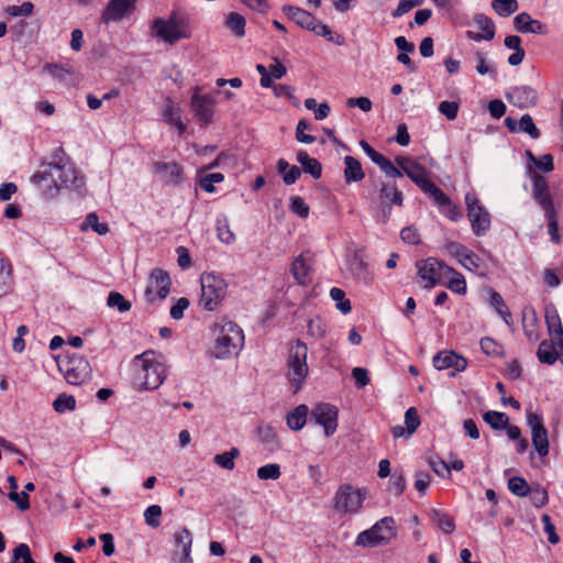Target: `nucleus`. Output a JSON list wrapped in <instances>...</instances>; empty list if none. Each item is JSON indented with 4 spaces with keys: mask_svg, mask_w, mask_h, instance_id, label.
<instances>
[{
    "mask_svg": "<svg viewBox=\"0 0 563 563\" xmlns=\"http://www.w3.org/2000/svg\"><path fill=\"white\" fill-rule=\"evenodd\" d=\"M364 496L360 489H354L351 485H342L334 496L335 510L343 514H355L362 507Z\"/></svg>",
    "mask_w": 563,
    "mask_h": 563,
    "instance_id": "nucleus-12",
    "label": "nucleus"
},
{
    "mask_svg": "<svg viewBox=\"0 0 563 563\" xmlns=\"http://www.w3.org/2000/svg\"><path fill=\"white\" fill-rule=\"evenodd\" d=\"M152 30L155 36L168 44H175L180 40L190 37V31L186 20L178 16L175 12H173L167 20L162 18L155 19Z\"/></svg>",
    "mask_w": 563,
    "mask_h": 563,
    "instance_id": "nucleus-5",
    "label": "nucleus"
},
{
    "mask_svg": "<svg viewBox=\"0 0 563 563\" xmlns=\"http://www.w3.org/2000/svg\"><path fill=\"white\" fill-rule=\"evenodd\" d=\"M190 108L196 119L203 125L212 122L214 99L211 95H199L198 90L191 97Z\"/></svg>",
    "mask_w": 563,
    "mask_h": 563,
    "instance_id": "nucleus-16",
    "label": "nucleus"
},
{
    "mask_svg": "<svg viewBox=\"0 0 563 563\" xmlns=\"http://www.w3.org/2000/svg\"><path fill=\"white\" fill-rule=\"evenodd\" d=\"M239 456L240 450L238 448H231L228 452L214 455L213 462L224 470L232 471L235 466L234 460Z\"/></svg>",
    "mask_w": 563,
    "mask_h": 563,
    "instance_id": "nucleus-41",
    "label": "nucleus"
},
{
    "mask_svg": "<svg viewBox=\"0 0 563 563\" xmlns=\"http://www.w3.org/2000/svg\"><path fill=\"white\" fill-rule=\"evenodd\" d=\"M508 489L518 497L529 495L530 486L523 477L515 476L508 481Z\"/></svg>",
    "mask_w": 563,
    "mask_h": 563,
    "instance_id": "nucleus-45",
    "label": "nucleus"
},
{
    "mask_svg": "<svg viewBox=\"0 0 563 563\" xmlns=\"http://www.w3.org/2000/svg\"><path fill=\"white\" fill-rule=\"evenodd\" d=\"M421 191L432 198L440 211L450 220L457 221L462 218V212L459 210V208L433 181L429 180L426 186L421 188Z\"/></svg>",
    "mask_w": 563,
    "mask_h": 563,
    "instance_id": "nucleus-13",
    "label": "nucleus"
},
{
    "mask_svg": "<svg viewBox=\"0 0 563 563\" xmlns=\"http://www.w3.org/2000/svg\"><path fill=\"white\" fill-rule=\"evenodd\" d=\"M474 21L477 24V26L482 30V33H485L488 38L495 37V23L489 16L483 13H478L474 16Z\"/></svg>",
    "mask_w": 563,
    "mask_h": 563,
    "instance_id": "nucleus-51",
    "label": "nucleus"
},
{
    "mask_svg": "<svg viewBox=\"0 0 563 563\" xmlns=\"http://www.w3.org/2000/svg\"><path fill=\"white\" fill-rule=\"evenodd\" d=\"M351 271L353 273V275L364 282L365 284L369 283L372 277H371V273L368 271V267L367 265L361 260V258H357L355 257L352 262H351Z\"/></svg>",
    "mask_w": 563,
    "mask_h": 563,
    "instance_id": "nucleus-49",
    "label": "nucleus"
},
{
    "mask_svg": "<svg viewBox=\"0 0 563 563\" xmlns=\"http://www.w3.org/2000/svg\"><path fill=\"white\" fill-rule=\"evenodd\" d=\"M527 423L531 428V440L534 450L541 457L547 456L549 454V438L542 418L534 412H528Z\"/></svg>",
    "mask_w": 563,
    "mask_h": 563,
    "instance_id": "nucleus-14",
    "label": "nucleus"
},
{
    "mask_svg": "<svg viewBox=\"0 0 563 563\" xmlns=\"http://www.w3.org/2000/svg\"><path fill=\"white\" fill-rule=\"evenodd\" d=\"M405 424L407 428V435L415 433L420 426V418L415 407L408 408L405 412Z\"/></svg>",
    "mask_w": 563,
    "mask_h": 563,
    "instance_id": "nucleus-57",
    "label": "nucleus"
},
{
    "mask_svg": "<svg viewBox=\"0 0 563 563\" xmlns=\"http://www.w3.org/2000/svg\"><path fill=\"white\" fill-rule=\"evenodd\" d=\"M548 222V233L554 244H560L562 236L559 234L558 210L555 207L542 210Z\"/></svg>",
    "mask_w": 563,
    "mask_h": 563,
    "instance_id": "nucleus-33",
    "label": "nucleus"
},
{
    "mask_svg": "<svg viewBox=\"0 0 563 563\" xmlns=\"http://www.w3.org/2000/svg\"><path fill=\"white\" fill-rule=\"evenodd\" d=\"M307 355L308 347L302 341L298 340L290 346L287 362V378L292 387L294 394H297L301 389L308 376Z\"/></svg>",
    "mask_w": 563,
    "mask_h": 563,
    "instance_id": "nucleus-4",
    "label": "nucleus"
},
{
    "mask_svg": "<svg viewBox=\"0 0 563 563\" xmlns=\"http://www.w3.org/2000/svg\"><path fill=\"white\" fill-rule=\"evenodd\" d=\"M527 155L538 169L544 173H550L554 169L553 156L551 154L536 157L530 151H527Z\"/></svg>",
    "mask_w": 563,
    "mask_h": 563,
    "instance_id": "nucleus-48",
    "label": "nucleus"
},
{
    "mask_svg": "<svg viewBox=\"0 0 563 563\" xmlns=\"http://www.w3.org/2000/svg\"><path fill=\"white\" fill-rule=\"evenodd\" d=\"M217 232L221 242L231 244L234 241V234L230 230L228 220L225 218L217 220Z\"/></svg>",
    "mask_w": 563,
    "mask_h": 563,
    "instance_id": "nucleus-60",
    "label": "nucleus"
},
{
    "mask_svg": "<svg viewBox=\"0 0 563 563\" xmlns=\"http://www.w3.org/2000/svg\"><path fill=\"white\" fill-rule=\"evenodd\" d=\"M430 518L433 523L438 526L445 534H451L455 530V522L453 517L449 516L441 509H432Z\"/></svg>",
    "mask_w": 563,
    "mask_h": 563,
    "instance_id": "nucleus-32",
    "label": "nucleus"
},
{
    "mask_svg": "<svg viewBox=\"0 0 563 563\" xmlns=\"http://www.w3.org/2000/svg\"><path fill=\"white\" fill-rule=\"evenodd\" d=\"M507 100L520 109L533 107L538 99L537 91L530 86L512 87L506 93Z\"/></svg>",
    "mask_w": 563,
    "mask_h": 563,
    "instance_id": "nucleus-19",
    "label": "nucleus"
},
{
    "mask_svg": "<svg viewBox=\"0 0 563 563\" xmlns=\"http://www.w3.org/2000/svg\"><path fill=\"white\" fill-rule=\"evenodd\" d=\"M216 327L219 328V335L214 345V355L218 358L228 357L243 347L244 334L235 322L223 318Z\"/></svg>",
    "mask_w": 563,
    "mask_h": 563,
    "instance_id": "nucleus-3",
    "label": "nucleus"
},
{
    "mask_svg": "<svg viewBox=\"0 0 563 563\" xmlns=\"http://www.w3.org/2000/svg\"><path fill=\"white\" fill-rule=\"evenodd\" d=\"M175 547H180L181 551L191 550L192 536L189 529L183 528L174 533Z\"/></svg>",
    "mask_w": 563,
    "mask_h": 563,
    "instance_id": "nucleus-53",
    "label": "nucleus"
},
{
    "mask_svg": "<svg viewBox=\"0 0 563 563\" xmlns=\"http://www.w3.org/2000/svg\"><path fill=\"white\" fill-rule=\"evenodd\" d=\"M13 287L11 263L0 254V298L8 295Z\"/></svg>",
    "mask_w": 563,
    "mask_h": 563,
    "instance_id": "nucleus-29",
    "label": "nucleus"
},
{
    "mask_svg": "<svg viewBox=\"0 0 563 563\" xmlns=\"http://www.w3.org/2000/svg\"><path fill=\"white\" fill-rule=\"evenodd\" d=\"M162 507L159 505H151L144 511V519L147 526L157 528L161 525Z\"/></svg>",
    "mask_w": 563,
    "mask_h": 563,
    "instance_id": "nucleus-58",
    "label": "nucleus"
},
{
    "mask_svg": "<svg viewBox=\"0 0 563 563\" xmlns=\"http://www.w3.org/2000/svg\"><path fill=\"white\" fill-rule=\"evenodd\" d=\"M87 229H91L99 235H106L109 232L108 224L99 222V217L96 212L88 213L80 224L81 231H86Z\"/></svg>",
    "mask_w": 563,
    "mask_h": 563,
    "instance_id": "nucleus-38",
    "label": "nucleus"
},
{
    "mask_svg": "<svg viewBox=\"0 0 563 563\" xmlns=\"http://www.w3.org/2000/svg\"><path fill=\"white\" fill-rule=\"evenodd\" d=\"M556 342L552 340H543L538 347L537 356L538 360L548 365H553L559 358V354L555 351Z\"/></svg>",
    "mask_w": 563,
    "mask_h": 563,
    "instance_id": "nucleus-30",
    "label": "nucleus"
},
{
    "mask_svg": "<svg viewBox=\"0 0 563 563\" xmlns=\"http://www.w3.org/2000/svg\"><path fill=\"white\" fill-rule=\"evenodd\" d=\"M465 203L473 233L476 236L486 234L490 228L489 212L481 205L476 196L471 192L465 195Z\"/></svg>",
    "mask_w": 563,
    "mask_h": 563,
    "instance_id": "nucleus-9",
    "label": "nucleus"
},
{
    "mask_svg": "<svg viewBox=\"0 0 563 563\" xmlns=\"http://www.w3.org/2000/svg\"><path fill=\"white\" fill-rule=\"evenodd\" d=\"M245 19L243 15L231 12L227 18V26L238 36L242 37L245 34Z\"/></svg>",
    "mask_w": 563,
    "mask_h": 563,
    "instance_id": "nucleus-43",
    "label": "nucleus"
},
{
    "mask_svg": "<svg viewBox=\"0 0 563 563\" xmlns=\"http://www.w3.org/2000/svg\"><path fill=\"white\" fill-rule=\"evenodd\" d=\"M395 536V520L393 517H384L369 529L358 533L355 545L375 548L387 543Z\"/></svg>",
    "mask_w": 563,
    "mask_h": 563,
    "instance_id": "nucleus-6",
    "label": "nucleus"
},
{
    "mask_svg": "<svg viewBox=\"0 0 563 563\" xmlns=\"http://www.w3.org/2000/svg\"><path fill=\"white\" fill-rule=\"evenodd\" d=\"M296 158L297 162L301 165L302 172L309 174L314 179H319L321 177L322 165L318 159L310 157L309 154L303 150H300L297 153Z\"/></svg>",
    "mask_w": 563,
    "mask_h": 563,
    "instance_id": "nucleus-27",
    "label": "nucleus"
},
{
    "mask_svg": "<svg viewBox=\"0 0 563 563\" xmlns=\"http://www.w3.org/2000/svg\"><path fill=\"white\" fill-rule=\"evenodd\" d=\"M224 176L221 173H211L202 176L199 180L200 187L207 192H214V184L223 181Z\"/></svg>",
    "mask_w": 563,
    "mask_h": 563,
    "instance_id": "nucleus-59",
    "label": "nucleus"
},
{
    "mask_svg": "<svg viewBox=\"0 0 563 563\" xmlns=\"http://www.w3.org/2000/svg\"><path fill=\"white\" fill-rule=\"evenodd\" d=\"M490 305L495 308L500 318L509 324L511 321V313L506 306L503 297L497 291H493L490 295Z\"/></svg>",
    "mask_w": 563,
    "mask_h": 563,
    "instance_id": "nucleus-42",
    "label": "nucleus"
},
{
    "mask_svg": "<svg viewBox=\"0 0 563 563\" xmlns=\"http://www.w3.org/2000/svg\"><path fill=\"white\" fill-rule=\"evenodd\" d=\"M544 319L550 338L556 342L558 347H563V327L554 305L550 303L545 307Z\"/></svg>",
    "mask_w": 563,
    "mask_h": 563,
    "instance_id": "nucleus-21",
    "label": "nucleus"
},
{
    "mask_svg": "<svg viewBox=\"0 0 563 563\" xmlns=\"http://www.w3.org/2000/svg\"><path fill=\"white\" fill-rule=\"evenodd\" d=\"M483 420L494 430H504L508 427L509 418L505 412L489 410L483 415Z\"/></svg>",
    "mask_w": 563,
    "mask_h": 563,
    "instance_id": "nucleus-36",
    "label": "nucleus"
},
{
    "mask_svg": "<svg viewBox=\"0 0 563 563\" xmlns=\"http://www.w3.org/2000/svg\"><path fill=\"white\" fill-rule=\"evenodd\" d=\"M31 181L42 187L46 198H54L62 188L69 189L78 196L86 194V179L75 164L53 166L51 172H36L31 177Z\"/></svg>",
    "mask_w": 563,
    "mask_h": 563,
    "instance_id": "nucleus-1",
    "label": "nucleus"
},
{
    "mask_svg": "<svg viewBox=\"0 0 563 563\" xmlns=\"http://www.w3.org/2000/svg\"><path fill=\"white\" fill-rule=\"evenodd\" d=\"M378 199L380 205L402 206L404 195L398 190L395 183H383L379 189Z\"/></svg>",
    "mask_w": 563,
    "mask_h": 563,
    "instance_id": "nucleus-26",
    "label": "nucleus"
},
{
    "mask_svg": "<svg viewBox=\"0 0 563 563\" xmlns=\"http://www.w3.org/2000/svg\"><path fill=\"white\" fill-rule=\"evenodd\" d=\"M282 10L297 25L308 31H310V27L317 20V18L313 14L299 7L288 4L284 5Z\"/></svg>",
    "mask_w": 563,
    "mask_h": 563,
    "instance_id": "nucleus-25",
    "label": "nucleus"
},
{
    "mask_svg": "<svg viewBox=\"0 0 563 563\" xmlns=\"http://www.w3.org/2000/svg\"><path fill=\"white\" fill-rule=\"evenodd\" d=\"M432 362L439 371L453 368L455 372H462L467 366V361L454 351H441L433 356Z\"/></svg>",
    "mask_w": 563,
    "mask_h": 563,
    "instance_id": "nucleus-20",
    "label": "nucleus"
},
{
    "mask_svg": "<svg viewBox=\"0 0 563 563\" xmlns=\"http://www.w3.org/2000/svg\"><path fill=\"white\" fill-rule=\"evenodd\" d=\"M404 174H406L420 189L430 180L428 179V170L416 161H413L408 168H405Z\"/></svg>",
    "mask_w": 563,
    "mask_h": 563,
    "instance_id": "nucleus-34",
    "label": "nucleus"
},
{
    "mask_svg": "<svg viewBox=\"0 0 563 563\" xmlns=\"http://www.w3.org/2000/svg\"><path fill=\"white\" fill-rule=\"evenodd\" d=\"M133 367L144 389H157L166 379L167 369L154 351H145L133 360Z\"/></svg>",
    "mask_w": 563,
    "mask_h": 563,
    "instance_id": "nucleus-2",
    "label": "nucleus"
},
{
    "mask_svg": "<svg viewBox=\"0 0 563 563\" xmlns=\"http://www.w3.org/2000/svg\"><path fill=\"white\" fill-rule=\"evenodd\" d=\"M154 172L161 175L168 185H177L181 177V167L176 162H156L153 165Z\"/></svg>",
    "mask_w": 563,
    "mask_h": 563,
    "instance_id": "nucleus-24",
    "label": "nucleus"
},
{
    "mask_svg": "<svg viewBox=\"0 0 563 563\" xmlns=\"http://www.w3.org/2000/svg\"><path fill=\"white\" fill-rule=\"evenodd\" d=\"M344 165V180L346 184L361 181L365 177L362 165L355 157L345 156Z\"/></svg>",
    "mask_w": 563,
    "mask_h": 563,
    "instance_id": "nucleus-28",
    "label": "nucleus"
},
{
    "mask_svg": "<svg viewBox=\"0 0 563 563\" xmlns=\"http://www.w3.org/2000/svg\"><path fill=\"white\" fill-rule=\"evenodd\" d=\"M330 297L336 302V308L344 314L351 312L352 306L349 299H345V292L341 288L333 287L330 290Z\"/></svg>",
    "mask_w": 563,
    "mask_h": 563,
    "instance_id": "nucleus-47",
    "label": "nucleus"
},
{
    "mask_svg": "<svg viewBox=\"0 0 563 563\" xmlns=\"http://www.w3.org/2000/svg\"><path fill=\"white\" fill-rule=\"evenodd\" d=\"M416 266L417 275L423 284L424 288H433L440 284L442 278V271H445V273L454 272L453 268L446 266L443 262L434 257H428L427 260L418 261Z\"/></svg>",
    "mask_w": 563,
    "mask_h": 563,
    "instance_id": "nucleus-10",
    "label": "nucleus"
},
{
    "mask_svg": "<svg viewBox=\"0 0 563 563\" xmlns=\"http://www.w3.org/2000/svg\"><path fill=\"white\" fill-rule=\"evenodd\" d=\"M311 418L323 427L327 437L332 435L338 428V408L331 404H318L311 411Z\"/></svg>",
    "mask_w": 563,
    "mask_h": 563,
    "instance_id": "nucleus-15",
    "label": "nucleus"
},
{
    "mask_svg": "<svg viewBox=\"0 0 563 563\" xmlns=\"http://www.w3.org/2000/svg\"><path fill=\"white\" fill-rule=\"evenodd\" d=\"M66 382L71 385H81L91 376V367L87 360L74 354L66 361L58 363Z\"/></svg>",
    "mask_w": 563,
    "mask_h": 563,
    "instance_id": "nucleus-8",
    "label": "nucleus"
},
{
    "mask_svg": "<svg viewBox=\"0 0 563 563\" xmlns=\"http://www.w3.org/2000/svg\"><path fill=\"white\" fill-rule=\"evenodd\" d=\"M291 274L298 284L306 285L309 283L310 267L306 264L301 255L292 262Z\"/></svg>",
    "mask_w": 563,
    "mask_h": 563,
    "instance_id": "nucleus-37",
    "label": "nucleus"
},
{
    "mask_svg": "<svg viewBox=\"0 0 563 563\" xmlns=\"http://www.w3.org/2000/svg\"><path fill=\"white\" fill-rule=\"evenodd\" d=\"M201 297L200 305L208 311H213L227 295V283L220 276L212 273L203 274L200 278Z\"/></svg>",
    "mask_w": 563,
    "mask_h": 563,
    "instance_id": "nucleus-7",
    "label": "nucleus"
},
{
    "mask_svg": "<svg viewBox=\"0 0 563 563\" xmlns=\"http://www.w3.org/2000/svg\"><path fill=\"white\" fill-rule=\"evenodd\" d=\"M172 280L167 272L154 268L148 278L145 289V298L152 303L156 299H165L170 291Z\"/></svg>",
    "mask_w": 563,
    "mask_h": 563,
    "instance_id": "nucleus-11",
    "label": "nucleus"
},
{
    "mask_svg": "<svg viewBox=\"0 0 563 563\" xmlns=\"http://www.w3.org/2000/svg\"><path fill=\"white\" fill-rule=\"evenodd\" d=\"M309 408L307 405H299L286 417L287 426L295 431L303 428L307 421Z\"/></svg>",
    "mask_w": 563,
    "mask_h": 563,
    "instance_id": "nucleus-31",
    "label": "nucleus"
},
{
    "mask_svg": "<svg viewBox=\"0 0 563 563\" xmlns=\"http://www.w3.org/2000/svg\"><path fill=\"white\" fill-rule=\"evenodd\" d=\"M163 117L168 124L175 125L178 129L179 134L186 131V125L180 118V109L174 107L170 102L166 106Z\"/></svg>",
    "mask_w": 563,
    "mask_h": 563,
    "instance_id": "nucleus-39",
    "label": "nucleus"
},
{
    "mask_svg": "<svg viewBox=\"0 0 563 563\" xmlns=\"http://www.w3.org/2000/svg\"><path fill=\"white\" fill-rule=\"evenodd\" d=\"M291 212L298 214L300 218H307L309 216V206L305 202L301 197L294 196L290 198Z\"/></svg>",
    "mask_w": 563,
    "mask_h": 563,
    "instance_id": "nucleus-62",
    "label": "nucleus"
},
{
    "mask_svg": "<svg viewBox=\"0 0 563 563\" xmlns=\"http://www.w3.org/2000/svg\"><path fill=\"white\" fill-rule=\"evenodd\" d=\"M492 8L500 16H508L518 10L517 0H494Z\"/></svg>",
    "mask_w": 563,
    "mask_h": 563,
    "instance_id": "nucleus-44",
    "label": "nucleus"
},
{
    "mask_svg": "<svg viewBox=\"0 0 563 563\" xmlns=\"http://www.w3.org/2000/svg\"><path fill=\"white\" fill-rule=\"evenodd\" d=\"M280 475V466L276 463L266 464L257 468V477L262 481L278 479Z\"/></svg>",
    "mask_w": 563,
    "mask_h": 563,
    "instance_id": "nucleus-54",
    "label": "nucleus"
},
{
    "mask_svg": "<svg viewBox=\"0 0 563 563\" xmlns=\"http://www.w3.org/2000/svg\"><path fill=\"white\" fill-rule=\"evenodd\" d=\"M34 5L32 2L26 1L21 5H10L7 8L5 13L11 16H27L33 12Z\"/></svg>",
    "mask_w": 563,
    "mask_h": 563,
    "instance_id": "nucleus-63",
    "label": "nucleus"
},
{
    "mask_svg": "<svg viewBox=\"0 0 563 563\" xmlns=\"http://www.w3.org/2000/svg\"><path fill=\"white\" fill-rule=\"evenodd\" d=\"M110 308H117L120 312H126L131 309V303L120 292L111 291L107 299Z\"/></svg>",
    "mask_w": 563,
    "mask_h": 563,
    "instance_id": "nucleus-50",
    "label": "nucleus"
},
{
    "mask_svg": "<svg viewBox=\"0 0 563 563\" xmlns=\"http://www.w3.org/2000/svg\"><path fill=\"white\" fill-rule=\"evenodd\" d=\"M475 58H476V62H477V64H476V71L479 75H487L488 74V75H490V77L493 79H495L496 75H497L496 67L493 64H488L486 54L482 53V52H476L475 53Z\"/></svg>",
    "mask_w": 563,
    "mask_h": 563,
    "instance_id": "nucleus-46",
    "label": "nucleus"
},
{
    "mask_svg": "<svg viewBox=\"0 0 563 563\" xmlns=\"http://www.w3.org/2000/svg\"><path fill=\"white\" fill-rule=\"evenodd\" d=\"M505 125L508 128L510 132H525L534 140L539 139L541 134L539 129L536 126L532 117L528 113L523 114L519 121L512 119L511 117H507L505 119Z\"/></svg>",
    "mask_w": 563,
    "mask_h": 563,
    "instance_id": "nucleus-22",
    "label": "nucleus"
},
{
    "mask_svg": "<svg viewBox=\"0 0 563 563\" xmlns=\"http://www.w3.org/2000/svg\"><path fill=\"white\" fill-rule=\"evenodd\" d=\"M532 190L531 195L541 210L555 207L553 197L549 190V183L544 176L537 172L531 173Z\"/></svg>",
    "mask_w": 563,
    "mask_h": 563,
    "instance_id": "nucleus-17",
    "label": "nucleus"
},
{
    "mask_svg": "<svg viewBox=\"0 0 563 563\" xmlns=\"http://www.w3.org/2000/svg\"><path fill=\"white\" fill-rule=\"evenodd\" d=\"M529 496H530L531 503L538 508L547 505L548 500H549L547 489L540 485H537L532 488L530 487Z\"/></svg>",
    "mask_w": 563,
    "mask_h": 563,
    "instance_id": "nucleus-56",
    "label": "nucleus"
},
{
    "mask_svg": "<svg viewBox=\"0 0 563 563\" xmlns=\"http://www.w3.org/2000/svg\"><path fill=\"white\" fill-rule=\"evenodd\" d=\"M66 163H71V159L66 154L63 147H57L51 155V161L47 163H42L38 172H51L53 166L57 167L60 165H66Z\"/></svg>",
    "mask_w": 563,
    "mask_h": 563,
    "instance_id": "nucleus-40",
    "label": "nucleus"
},
{
    "mask_svg": "<svg viewBox=\"0 0 563 563\" xmlns=\"http://www.w3.org/2000/svg\"><path fill=\"white\" fill-rule=\"evenodd\" d=\"M76 407V400L74 396L60 394L54 401L53 408L56 412L63 413L66 410H74Z\"/></svg>",
    "mask_w": 563,
    "mask_h": 563,
    "instance_id": "nucleus-52",
    "label": "nucleus"
},
{
    "mask_svg": "<svg viewBox=\"0 0 563 563\" xmlns=\"http://www.w3.org/2000/svg\"><path fill=\"white\" fill-rule=\"evenodd\" d=\"M135 0H110L101 13V22L122 20L134 10Z\"/></svg>",
    "mask_w": 563,
    "mask_h": 563,
    "instance_id": "nucleus-18",
    "label": "nucleus"
},
{
    "mask_svg": "<svg viewBox=\"0 0 563 563\" xmlns=\"http://www.w3.org/2000/svg\"><path fill=\"white\" fill-rule=\"evenodd\" d=\"M310 31L313 32L316 35L322 36L327 38L329 42H332L339 46L344 45V38L340 34L332 32L327 24L322 23L318 19L310 27Z\"/></svg>",
    "mask_w": 563,
    "mask_h": 563,
    "instance_id": "nucleus-35",
    "label": "nucleus"
},
{
    "mask_svg": "<svg viewBox=\"0 0 563 563\" xmlns=\"http://www.w3.org/2000/svg\"><path fill=\"white\" fill-rule=\"evenodd\" d=\"M482 351L490 356H497L501 353V345H499L492 338H483L479 342Z\"/></svg>",
    "mask_w": 563,
    "mask_h": 563,
    "instance_id": "nucleus-64",
    "label": "nucleus"
},
{
    "mask_svg": "<svg viewBox=\"0 0 563 563\" xmlns=\"http://www.w3.org/2000/svg\"><path fill=\"white\" fill-rule=\"evenodd\" d=\"M406 488V478L402 473L395 472L390 475L388 490L395 496H400Z\"/></svg>",
    "mask_w": 563,
    "mask_h": 563,
    "instance_id": "nucleus-55",
    "label": "nucleus"
},
{
    "mask_svg": "<svg viewBox=\"0 0 563 563\" xmlns=\"http://www.w3.org/2000/svg\"><path fill=\"white\" fill-rule=\"evenodd\" d=\"M514 26L516 31L525 34L547 33L545 25L541 21L532 19L527 12H521L515 16Z\"/></svg>",
    "mask_w": 563,
    "mask_h": 563,
    "instance_id": "nucleus-23",
    "label": "nucleus"
},
{
    "mask_svg": "<svg viewBox=\"0 0 563 563\" xmlns=\"http://www.w3.org/2000/svg\"><path fill=\"white\" fill-rule=\"evenodd\" d=\"M257 433H258L260 440L263 443L271 445L272 448L277 445V433L273 427L260 426L257 428Z\"/></svg>",
    "mask_w": 563,
    "mask_h": 563,
    "instance_id": "nucleus-61",
    "label": "nucleus"
}]
</instances>
